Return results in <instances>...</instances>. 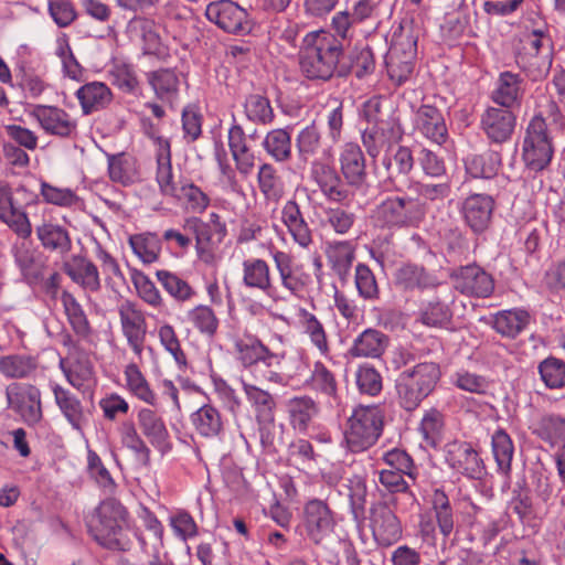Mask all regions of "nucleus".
<instances>
[{"label":"nucleus","instance_id":"nucleus-19","mask_svg":"<svg viewBox=\"0 0 565 565\" xmlns=\"http://www.w3.org/2000/svg\"><path fill=\"white\" fill-rule=\"evenodd\" d=\"M0 220L22 238L29 237L32 233L26 214L15 202L11 188L3 182H0Z\"/></svg>","mask_w":565,"mask_h":565},{"label":"nucleus","instance_id":"nucleus-57","mask_svg":"<svg viewBox=\"0 0 565 565\" xmlns=\"http://www.w3.org/2000/svg\"><path fill=\"white\" fill-rule=\"evenodd\" d=\"M541 380L551 390L565 387V362L550 356L539 364Z\"/></svg>","mask_w":565,"mask_h":565},{"label":"nucleus","instance_id":"nucleus-42","mask_svg":"<svg viewBox=\"0 0 565 565\" xmlns=\"http://www.w3.org/2000/svg\"><path fill=\"white\" fill-rule=\"evenodd\" d=\"M388 76L396 85L404 84L413 73V52H404L401 55L398 45H393L386 56Z\"/></svg>","mask_w":565,"mask_h":565},{"label":"nucleus","instance_id":"nucleus-55","mask_svg":"<svg viewBox=\"0 0 565 565\" xmlns=\"http://www.w3.org/2000/svg\"><path fill=\"white\" fill-rule=\"evenodd\" d=\"M296 147L300 159L303 161L319 153L322 148L321 135L315 124L308 125L299 131L296 138Z\"/></svg>","mask_w":565,"mask_h":565},{"label":"nucleus","instance_id":"nucleus-58","mask_svg":"<svg viewBox=\"0 0 565 565\" xmlns=\"http://www.w3.org/2000/svg\"><path fill=\"white\" fill-rule=\"evenodd\" d=\"M60 367L67 382L78 391H84L93 377V367L88 362L77 361L67 366L64 360H61Z\"/></svg>","mask_w":565,"mask_h":565},{"label":"nucleus","instance_id":"nucleus-40","mask_svg":"<svg viewBox=\"0 0 565 565\" xmlns=\"http://www.w3.org/2000/svg\"><path fill=\"white\" fill-rule=\"evenodd\" d=\"M36 235L44 248L65 254L71 249L72 242L67 231L61 225L43 223L36 227Z\"/></svg>","mask_w":565,"mask_h":565},{"label":"nucleus","instance_id":"nucleus-24","mask_svg":"<svg viewBox=\"0 0 565 565\" xmlns=\"http://www.w3.org/2000/svg\"><path fill=\"white\" fill-rule=\"evenodd\" d=\"M280 218L292 241L301 248H309L313 242L312 232L295 200H288L284 204Z\"/></svg>","mask_w":565,"mask_h":565},{"label":"nucleus","instance_id":"nucleus-22","mask_svg":"<svg viewBox=\"0 0 565 565\" xmlns=\"http://www.w3.org/2000/svg\"><path fill=\"white\" fill-rule=\"evenodd\" d=\"M455 288L462 294L487 297L492 292L493 280L478 266H466L454 275Z\"/></svg>","mask_w":565,"mask_h":565},{"label":"nucleus","instance_id":"nucleus-11","mask_svg":"<svg viewBox=\"0 0 565 565\" xmlns=\"http://www.w3.org/2000/svg\"><path fill=\"white\" fill-rule=\"evenodd\" d=\"M206 19L227 33L245 34L252 30L247 11L232 0H217L207 4Z\"/></svg>","mask_w":565,"mask_h":565},{"label":"nucleus","instance_id":"nucleus-26","mask_svg":"<svg viewBox=\"0 0 565 565\" xmlns=\"http://www.w3.org/2000/svg\"><path fill=\"white\" fill-rule=\"evenodd\" d=\"M75 95L84 115L106 108L113 99L110 88L102 82L87 83L81 86Z\"/></svg>","mask_w":565,"mask_h":565},{"label":"nucleus","instance_id":"nucleus-43","mask_svg":"<svg viewBox=\"0 0 565 565\" xmlns=\"http://www.w3.org/2000/svg\"><path fill=\"white\" fill-rule=\"evenodd\" d=\"M128 243L134 254L143 263L152 264L161 253V241L157 234L146 232L129 236Z\"/></svg>","mask_w":565,"mask_h":565},{"label":"nucleus","instance_id":"nucleus-49","mask_svg":"<svg viewBox=\"0 0 565 565\" xmlns=\"http://www.w3.org/2000/svg\"><path fill=\"white\" fill-rule=\"evenodd\" d=\"M15 262L30 285H35L43 279L45 274V264L42 258L29 249H18Z\"/></svg>","mask_w":565,"mask_h":565},{"label":"nucleus","instance_id":"nucleus-20","mask_svg":"<svg viewBox=\"0 0 565 565\" xmlns=\"http://www.w3.org/2000/svg\"><path fill=\"white\" fill-rule=\"evenodd\" d=\"M137 424L142 436L161 452L170 448V435L166 423L156 411L141 407L137 413Z\"/></svg>","mask_w":565,"mask_h":565},{"label":"nucleus","instance_id":"nucleus-52","mask_svg":"<svg viewBox=\"0 0 565 565\" xmlns=\"http://www.w3.org/2000/svg\"><path fill=\"white\" fill-rule=\"evenodd\" d=\"M174 198L184 204L186 211L192 213L201 214L210 205L209 195L192 182L182 183Z\"/></svg>","mask_w":565,"mask_h":565},{"label":"nucleus","instance_id":"nucleus-8","mask_svg":"<svg viewBox=\"0 0 565 565\" xmlns=\"http://www.w3.org/2000/svg\"><path fill=\"white\" fill-rule=\"evenodd\" d=\"M8 408L28 426H38L43 420L41 390L25 382H13L6 387Z\"/></svg>","mask_w":565,"mask_h":565},{"label":"nucleus","instance_id":"nucleus-14","mask_svg":"<svg viewBox=\"0 0 565 565\" xmlns=\"http://www.w3.org/2000/svg\"><path fill=\"white\" fill-rule=\"evenodd\" d=\"M305 526L309 539L320 544L334 527V520L329 507L321 500L309 501L305 507Z\"/></svg>","mask_w":565,"mask_h":565},{"label":"nucleus","instance_id":"nucleus-32","mask_svg":"<svg viewBox=\"0 0 565 565\" xmlns=\"http://www.w3.org/2000/svg\"><path fill=\"white\" fill-rule=\"evenodd\" d=\"M131 41L142 44L145 53H156L160 46V36L156 23L147 18L135 17L127 25Z\"/></svg>","mask_w":565,"mask_h":565},{"label":"nucleus","instance_id":"nucleus-54","mask_svg":"<svg viewBox=\"0 0 565 565\" xmlns=\"http://www.w3.org/2000/svg\"><path fill=\"white\" fill-rule=\"evenodd\" d=\"M244 110L248 120L258 125L270 124L274 119L270 102L259 94H252L246 98Z\"/></svg>","mask_w":565,"mask_h":565},{"label":"nucleus","instance_id":"nucleus-17","mask_svg":"<svg viewBox=\"0 0 565 565\" xmlns=\"http://www.w3.org/2000/svg\"><path fill=\"white\" fill-rule=\"evenodd\" d=\"M51 390L55 404L66 422L74 430L82 433L84 426L88 424L89 412L84 407L81 399L67 388L53 383Z\"/></svg>","mask_w":565,"mask_h":565},{"label":"nucleus","instance_id":"nucleus-64","mask_svg":"<svg viewBox=\"0 0 565 565\" xmlns=\"http://www.w3.org/2000/svg\"><path fill=\"white\" fill-rule=\"evenodd\" d=\"M355 286L359 295L367 300L377 298L379 286L372 270L364 264L355 267Z\"/></svg>","mask_w":565,"mask_h":565},{"label":"nucleus","instance_id":"nucleus-29","mask_svg":"<svg viewBox=\"0 0 565 565\" xmlns=\"http://www.w3.org/2000/svg\"><path fill=\"white\" fill-rule=\"evenodd\" d=\"M273 259L282 287L292 295L301 292L308 277L303 273H299L297 267H294L291 256L282 250H276L273 254Z\"/></svg>","mask_w":565,"mask_h":565},{"label":"nucleus","instance_id":"nucleus-35","mask_svg":"<svg viewBox=\"0 0 565 565\" xmlns=\"http://www.w3.org/2000/svg\"><path fill=\"white\" fill-rule=\"evenodd\" d=\"M326 255L332 270L345 279L355 259V248L351 242H331L326 247Z\"/></svg>","mask_w":565,"mask_h":565},{"label":"nucleus","instance_id":"nucleus-50","mask_svg":"<svg viewBox=\"0 0 565 565\" xmlns=\"http://www.w3.org/2000/svg\"><path fill=\"white\" fill-rule=\"evenodd\" d=\"M533 433L552 446L565 440V418L556 415L542 416L533 424Z\"/></svg>","mask_w":565,"mask_h":565},{"label":"nucleus","instance_id":"nucleus-18","mask_svg":"<svg viewBox=\"0 0 565 565\" xmlns=\"http://www.w3.org/2000/svg\"><path fill=\"white\" fill-rule=\"evenodd\" d=\"M243 392L250 405L256 422L264 431L268 425L275 422L276 401L274 396L266 390H263L252 383L242 381ZM262 441L266 443L264 433H262Z\"/></svg>","mask_w":565,"mask_h":565},{"label":"nucleus","instance_id":"nucleus-12","mask_svg":"<svg viewBox=\"0 0 565 565\" xmlns=\"http://www.w3.org/2000/svg\"><path fill=\"white\" fill-rule=\"evenodd\" d=\"M403 134L398 118H390L381 125L366 126L362 132V142L367 153L376 158L391 143L399 141Z\"/></svg>","mask_w":565,"mask_h":565},{"label":"nucleus","instance_id":"nucleus-47","mask_svg":"<svg viewBox=\"0 0 565 565\" xmlns=\"http://www.w3.org/2000/svg\"><path fill=\"white\" fill-rule=\"evenodd\" d=\"M36 369L33 358L23 354H9L0 358V373L7 379H25Z\"/></svg>","mask_w":565,"mask_h":565},{"label":"nucleus","instance_id":"nucleus-56","mask_svg":"<svg viewBox=\"0 0 565 565\" xmlns=\"http://www.w3.org/2000/svg\"><path fill=\"white\" fill-rule=\"evenodd\" d=\"M156 276L166 291L177 301H189L195 296V290L185 280L172 273L158 270Z\"/></svg>","mask_w":565,"mask_h":565},{"label":"nucleus","instance_id":"nucleus-60","mask_svg":"<svg viewBox=\"0 0 565 565\" xmlns=\"http://www.w3.org/2000/svg\"><path fill=\"white\" fill-rule=\"evenodd\" d=\"M466 171L473 179L491 180L494 177V161L491 152L467 158Z\"/></svg>","mask_w":565,"mask_h":565},{"label":"nucleus","instance_id":"nucleus-4","mask_svg":"<svg viewBox=\"0 0 565 565\" xmlns=\"http://www.w3.org/2000/svg\"><path fill=\"white\" fill-rule=\"evenodd\" d=\"M440 379L439 365L423 362L403 371L396 380L399 404L406 411H414L434 391Z\"/></svg>","mask_w":565,"mask_h":565},{"label":"nucleus","instance_id":"nucleus-2","mask_svg":"<svg viewBox=\"0 0 565 565\" xmlns=\"http://www.w3.org/2000/svg\"><path fill=\"white\" fill-rule=\"evenodd\" d=\"M343 53L334 35L326 31L308 33L299 51L301 74L310 81H329L337 71Z\"/></svg>","mask_w":565,"mask_h":565},{"label":"nucleus","instance_id":"nucleus-45","mask_svg":"<svg viewBox=\"0 0 565 565\" xmlns=\"http://www.w3.org/2000/svg\"><path fill=\"white\" fill-rule=\"evenodd\" d=\"M119 434L121 445L134 452L139 463L148 466L150 462V449L137 431L135 424L131 422L122 423Z\"/></svg>","mask_w":565,"mask_h":565},{"label":"nucleus","instance_id":"nucleus-27","mask_svg":"<svg viewBox=\"0 0 565 565\" xmlns=\"http://www.w3.org/2000/svg\"><path fill=\"white\" fill-rule=\"evenodd\" d=\"M388 345V337L376 329H365L353 341L349 353L353 358H380Z\"/></svg>","mask_w":565,"mask_h":565},{"label":"nucleus","instance_id":"nucleus-10","mask_svg":"<svg viewBox=\"0 0 565 565\" xmlns=\"http://www.w3.org/2000/svg\"><path fill=\"white\" fill-rule=\"evenodd\" d=\"M120 330L136 358L141 361L147 337V321L143 312L138 306L124 300L117 308Z\"/></svg>","mask_w":565,"mask_h":565},{"label":"nucleus","instance_id":"nucleus-59","mask_svg":"<svg viewBox=\"0 0 565 565\" xmlns=\"http://www.w3.org/2000/svg\"><path fill=\"white\" fill-rule=\"evenodd\" d=\"M47 13L58 28H67L77 19V11L71 0H49Z\"/></svg>","mask_w":565,"mask_h":565},{"label":"nucleus","instance_id":"nucleus-33","mask_svg":"<svg viewBox=\"0 0 565 565\" xmlns=\"http://www.w3.org/2000/svg\"><path fill=\"white\" fill-rule=\"evenodd\" d=\"M311 388L328 398L332 407H341V398L338 393V381L334 374L321 362H316L310 376Z\"/></svg>","mask_w":565,"mask_h":565},{"label":"nucleus","instance_id":"nucleus-7","mask_svg":"<svg viewBox=\"0 0 565 565\" xmlns=\"http://www.w3.org/2000/svg\"><path fill=\"white\" fill-rule=\"evenodd\" d=\"M235 351L237 360L245 367L256 369L263 364L268 369L263 374L264 380L275 384H282L284 376L273 369L281 364L285 359L284 353L271 351L257 337L250 334L235 341Z\"/></svg>","mask_w":565,"mask_h":565},{"label":"nucleus","instance_id":"nucleus-5","mask_svg":"<svg viewBox=\"0 0 565 565\" xmlns=\"http://www.w3.org/2000/svg\"><path fill=\"white\" fill-rule=\"evenodd\" d=\"M383 425L382 413L376 406L355 408L348 420L345 441L352 452L364 451L375 444Z\"/></svg>","mask_w":565,"mask_h":565},{"label":"nucleus","instance_id":"nucleus-9","mask_svg":"<svg viewBox=\"0 0 565 565\" xmlns=\"http://www.w3.org/2000/svg\"><path fill=\"white\" fill-rule=\"evenodd\" d=\"M29 115L47 136L67 139L77 134V120L58 106L35 104Z\"/></svg>","mask_w":565,"mask_h":565},{"label":"nucleus","instance_id":"nucleus-15","mask_svg":"<svg viewBox=\"0 0 565 565\" xmlns=\"http://www.w3.org/2000/svg\"><path fill=\"white\" fill-rule=\"evenodd\" d=\"M243 282L248 288L265 292L274 303L286 300L273 286L270 267L264 259L250 258L243 262Z\"/></svg>","mask_w":565,"mask_h":565},{"label":"nucleus","instance_id":"nucleus-1","mask_svg":"<svg viewBox=\"0 0 565 565\" xmlns=\"http://www.w3.org/2000/svg\"><path fill=\"white\" fill-rule=\"evenodd\" d=\"M563 128L564 118L553 102L531 118L522 146V159L530 170L539 172L548 167L554 154L553 134Z\"/></svg>","mask_w":565,"mask_h":565},{"label":"nucleus","instance_id":"nucleus-34","mask_svg":"<svg viewBox=\"0 0 565 565\" xmlns=\"http://www.w3.org/2000/svg\"><path fill=\"white\" fill-rule=\"evenodd\" d=\"M522 78L512 72H502L497 79V107L521 108Z\"/></svg>","mask_w":565,"mask_h":565},{"label":"nucleus","instance_id":"nucleus-39","mask_svg":"<svg viewBox=\"0 0 565 565\" xmlns=\"http://www.w3.org/2000/svg\"><path fill=\"white\" fill-rule=\"evenodd\" d=\"M147 79L159 99L172 103L177 97L180 82L174 71L169 68L153 71L147 74Z\"/></svg>","mask_w":565,"mask_h":565},{"label":"nucleus","instance_id":"nucleus-61","mask_svg":"<svg viewBox=\"0 0 565 565\" xmlns=\"http://www.w3.org/2000/svg\"><path fill=\"white\" fill-rule=\"evenodd\" d=\"M158 338L161 345L173 356L179 365L186 364V356L181 348L175 330L171 324H161L158 329Z\"/></svg>","mask_w":565,"mask_h":565},{"label":"nucleus","instance_id":"nucleus-28","mask_svg":"<svg viewBox=\"0 0 565 565\" xmlns=\"http://www.w3.org/2000/svg\"><path fill=\"white\" fill-rule=\"evenodd\" d=\"M341 171L350 184L359 185L366 177L365 158L359 145L345 143L340 154Z\"/></svg>","mask_w":565,"mask_h":565},{"label":"nucleus","instance_id":"nucleus-16","mask_svg":"<svg viewBox=\"0 0 565 565\" xmlns=\"http://www.w3.org/2000/svg\"><path fill=\"white\" fill-rule=\"evenodd\" d=\"M445 458L449 466L470 478H480L483 471L482 462L477 451L465 441H451L446 445Z\"/></svg>","mask_w":565,"mask_h":565},{"label":"nucleus","instance_id":"nucleus-41","mask_svg":"<svg viewBox=\"0 0 565 565\" xmlns=\"http://www.w3.org/2000/svg\"><path fill=\"white\" fill-rule=\"evenodd\" d=\"M125 381L127 390L138 399L151 406L157 405V395L151 390L147 379L141 373L137 363H129L126 365Z\"/></svg>","mask_w":565,"mask_h":565},{"label":"nucleus","instance_id":"nucleus-25","mask_svg":"<svg viewBox=\"0 0 565 565\" xmlns=\"http://www.w3.org/2000/svg\"><path fill=\"white\" fill-rule=\"evenodd\" d=\"M493 200L489 195L473 194L463 203V215L475 232H482L491 221Z\"/></svg>","mask_w":565,"mask_h":565},{"label":"nucleus","instance_id":"nucleus-53","mask_svg":"<svg viewBox=\"0 0 565 565\" xmlns=\"http://www.w3.org/2000/svg\"><path fill=\"white\" fill-rule=\"evenodd\" d=\"M529 322V315L524 310L512 309L497 313V332L514 338Z\"/></svg>","mask_w":565,"mask_h":565},{"label":"nucleus","instance_id":"nucleus-44","mask_svg":"<svg viewBox=\"0 0 565 565\" xmlns=\"http://www.w3.org/2000/svg\"><path fill=\"white\" fill-rule=\"evenodd\" d=\"M257 183L266 201L277 203L282 198L285 192L284 182L271 164L264 163L259 167Z\"/></svg>","mask_w":565,"mask_h":565},{"label":"nucleus","instance_id":"nucleus-13","mask_svg":"<svg viewBox=\"0 0 565 565\" xmlns=\"http://www.w3.org/2000/svg\"><path fill=\"white\" fill-rule=\"evenodd\" d=\"M370 525L375 541L390 546L402 536L401 523L390 507L377 503L371 509Z\"/></svg>","mask_w":565,"mask_h":565},{"label":"nucleus","instance_id":"nucleus-46","mask_svg":"<svg viewBox=\"0 0 565 565\" xmlns=\"http://www.w3.org/2000/svg\"><path fill=\"white\" fill-rule=\"evenodd\" d=\"M263 147L277 162L291 158V137L286 129H273L264 138Z\"/></svg>","mask_w":565,"mask_h":565},{"label":"nucleus","instance_id":"nucleus-51","mask_svg":"<svg viewBox=\"0 0 565 565\" xmlns=\"http://www.w3.org/2000/svg\"><path fill=\"white\" fill-rule=\"evenodd\" d=\"M301 324L303 332L309 337L311 344L320 352L321 355L329 356L330 348L328 337L323 324L318 320V318L307 310H302Z\"/></svg>","mask_w":565,"mask_h":565},{"label":"nucleus","instance_id":"nucleus-37","mask_svg":"<svg viewBox=\"0 0 565 565\" xmlns=\"http://www.w3.org/2000/svg\"><path fill=\"white\" fill-rule=\"evenodd\" d=\"M290 424L299 431H306L311 419L318 414L316 402L309 396H297L287 401Z\"/></svg>","mask_w":565,"mask_h":565},{"label":"nucleus","instance_id":"nucleus-21","mask_svg":"<svg viewBox=\"0 0 565 565\" xmlns=\"http://www.w3.org/2000/svg\"><path fill=\"white\" fill-rule=\"evenodd\" d=\"M415 128L427 139L443 145L447 139V127L440 110L429 104H423L415 113Z\"/></svg>","mask_w":565,"mask_h":565},{"label":"nucleus","instance_id":"nucleus-3","mask_svg":"<svg viewBox=\"0 0 565 565\" xmlns=\"http://www.w3.org/2000/svg\"><path fill=\"white\" fill-rule=\"evenodd\" d=\"M127 511L115 499L103 501L88 522L89 532L95 541L109 550L124 551L129 542L124 534Z\"/></svg>","mask_w":565,"mask_h":565},{"label":"nucleus","instance_id":"nucleus-6","mask_svg":"<svg viewBox=\"0 0 565 565\" xmlns=\"http://www.w3.org/2000/svg\"><path fill=\"white\" fill-rule=\"evenodd\" d=\"M425 209L418 199L391 196L382 201L373 213L374 222L381 227L416 226L424 218Z\"/></svg>","mask_w":565,"mask_h":565},{"label":"nucleus","instance_id":"nucleus-30","mask_svg":"<svg viewBox=\"0 0 565 565\" xmlns=\"http://www.w3.org/2000/svg\"><path fill=\"white\" fill-rule=\"evenodd\" d=\"M190 420L195 433L204 438H216L224 429L220 411L210 404L203 405L192 413Z\"/></svg>","mask_w":565,"mask_h":565},{"label":"nucleus","instance_id":"nucleus-48","mask_svg":"<svg viewBox=\"0 0 565 565\" xmlns=\"http://www.w3.org/2000/svg\"><path fill=\"white\" fill-rule=\"evenodd\" d=\"M61 299L65 315L67 316V320L74 332L83 338L88 337L90 333V326L81 303L67 291L62 292Z\"/></svg>","mask_w":565,"mask_h":565},{"label":"nucleus","instance_id":"nucleus-31","mask_svg":"<svg viewBox=\"0 0 565 565\" xmlns=\"http://www.w3.org/2000/svg\"><path fill=\"white\" fill-rule=\"evenodd\" d=\"M311 175L328 199L340 202L347 198V191L337 171L330 166L319 161L313 162Z\"/></svg>","mask_w":565,"mask_h":565},{"label":"nucleus","instance_id":"nucleus-23","mask_svg":"<svg viewBox=\"0 0 565 565\" xmlns=\"http://www.w3.org/2000/svg\"><path fill=\"white\" fill-rule=\"evenodd\" d=\"M64 271L73 282L89 292L100 290L102 280L97 266L84 256H73L64 263Z\"/></svg>","mask_w":565,"mask_h":565},{"label":"nucleus","instance_id":"nucleus-36","mask_svg":"<svg viewBox=\"0 0 565 565\" xmlns=\"http://www.w3.org/2000/svg\"><path fill=\"white\" fill-rule=\"evenodd\" d=\"M396 284L405 289H428L438 286L437 278L427 273L424 267L407 264L401 267L396 273Z\"/></svg>","mask_w":565,"mask_h":565},{"label":"nucleus","instance_id":"nucleus-63","mask_svg":"<svg viewBox=\"0 0 565 565\" xmlns=\"http://www.w3.org/2000/svg\"><path fill=\"white\" fill-rule=\"evenodd\" d=\"M441 428L443 417L439 412L431 409L424 415L419 426V431L422 433L427 446L436 447L438 445Z\"/></svg>","mask_w":565,"mask_h":565},{"label":"nucleus","instance_id":"nucleus-62","mask_svg":"<svg viewBox=\"0 0 565 565\" xmlns=\"http://www.w3.org/2000/svg\"><path fill=\"white\" fill-rule=\"evenodd\" d=\"M356 385L361 393L375 396L382 390V377L371 365L359 366L355 373Z\"/></svg>","mask_w":565,"mask_h":565},{"label":"nucleus","instance_id":"nucleus-38","mask_svg":"<svg viewBox=\"0 0 565 565\" xmlns=\"http://www.w3.org/2000/svg\"><path fill=\"white\" fill-rule=\"evenodd\" d=\"M181 323L191 324L202 334L213 337L218 328V319L214 310L205 305H198L179 317Z\"/></svg>","mask_w":565,"mask_h":565}]
</instances>
